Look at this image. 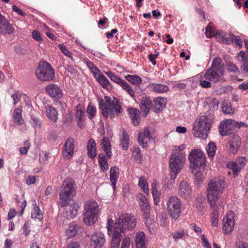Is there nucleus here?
<instances>
[{"mask_svg":"<svg viewBox=\"0 0 248 248\" xmlns=\"http://www.w3.org/2000/svg\"><path fill=\"white\" fill-rule=\"evenodd\" d=\"M135 217L128 213H122L116 219L111 238V248H119L123 233L134 229L136 225Z\"/></svg>","mask_w":248,"mask_h":248,"instance_id":"1","label":"nucleus"},{"mask_svg":"<svg viewBox=\"0 0 248 248\" xmlns=\"http://www.w3.org/2000/svg\"><path fill=\"white\" fill-rule=\"evenodd\" d=\"M226 183L222 178L217 177L212 179L208 184L207 197L208 201L213 208L219 205L218 200L221 198Z\"/></svg>","mask_w":248,"mask_h":248,"instance_id":"2","label":"nucleus"},{"mask_svg":"<svg viewBox=\"0 0 248 248\" xmlns=\"http://www.w3.org/2000/svg\"><path fill=\"white\" fill-rule=\"evenodd\" d=\"M215 118L214 113L206 111L197 118L193 124V131L195 137L205 139L208 136Z\"/></svg>","mask_w":248,"mask_h":248,"instance_id":"3","label":"nucleus"},{"mask_svg":"<svg viewBox=\"0 0 248 248\" xmlns=\"http://www.w3.org/2000/svg\"><path fill=\"white\" fill-rule=\"evenodd\" d=\"M99 108L103 116L106 118H107L108 115L111 118L113 117L115 115L118 116L122 111L119 100L115 97L112 100L108 96H105V101H100Z\"/></svg>","mask_w":248,"mask_h":248,"instance_id":"4","label":"nucleus"},{"mask_svg":"<svg viewBox=\"0 0 248 248\" xmlns=\"http://www.w3.org/2000/svg\"><path fill=\"white\" fill-rule=\"evenodd\" d=\"M224 65L221 58L216 57L213 59L211 67L206 70L203 78L211 82H216L223 76Z\"/></svg>","mask_w":248,"mask_h":248,"instance_id":"5","label":"nucleus"},{"mask_svg":"<svg viewBox=\"0 0 248 248\" xmlns=\"http://www.w3.org/2000/svg\"><path fill=\"white\" fill-rule=\"evenodd\" d=\"M76 189V184L73 179L68 177L64 179L60 193L59 204L61 206L65 205L70 198L75 195Z\"/></svg>","mask_w":248,"mask_h":248,"instance_id":"6","label":"nucleus"},{"mask_svg":"<svg viewBox=\"0 0 248 248\" xmlns=\"http://www.w3.org/2000/svg\"><path fill=\"white\" fill-rule=\"evenodd\" d=\"M84 211L83 213L84 222L91 226L94 224L99 212V206L94 200H89L85 202Z\"/></svg>","mask_w":248,"mask_h":248,"instance_id":"7","label":"nucleus"},{"mask_svg":"<svg viewBox=\"0 0 248 248\" xmlns=\"http://www.w3.org/2000/svg\"><path fill=\"white\" fill-rule=\"evenodd\" d=\"M186 161V154L184 152L172 153L170 156V167L171 170L170 179L174 180L182 169Z\"/></svg>","mask_w":248,"mask_h":248,"instance_id":"8","label":"nucleus"},{"mask_svg":"<svg viewBox=\"0 0 248 248\" xmlns=\"http://www.w3.org/2000/svg\"><path fill=\"white\" fill-rule=\"evenodd\" d=\"M188 159L191 173H194L196 169L204 170L205 167V155L201 150H193L191 151Z\"/></svg>","mask_w":248,"mask_h":248,"instance_id":"9","label":"nucleus"},{"mask_svg":"<svg viewBox=\"0 0 248 248\" xmlns=\"http://www.w3.org/2000/svg\"><path fill=\"white\" fill-rule=\"evenodd\" d=\"M36 78L41 81H51L55 78V72L50 63L46 62H40L35 71Z\"/></svg>","mask_w":248,"mask_h":248,"instance_id":"10","label":"nucleus"},{"mask_svg":"<svg viewBox=\"0 0 248 248\" xmlns=\"http://www.w3.org/2000/svg\"><path fill=\"white\" fill-rule=\"evenodd\" d=\"M167 211L173 219L176 220L181 214L182 202L177 196L170 197L167 202Z\"/></svg>","mask_w":248,"mask_h":248,"instance_id":"11","label":"nucleus"},{"mask_svg":"<svg viewBox=\"0 0 248 248\" xmlns=\"http://www.w3.org/2000/svg\"><path fill=\"white\" fill-rule=\"evenodd\" d=\"M137 198L139 202L145 223L147 226H149L152 223L153 220L150 217L151 207L148 200L146 197L141 193L137 194Z\"/></svg>","mask_w":248,"mask_h":248,"instance_id":"12","label":"nucleus"},{"mask_svg":"<svg viewBox=\"0 0 248 248\" xmlns=\"http://www.w3.org/2000/svg\"><path fill=\"white\" fill-rule=\"evenodd\" d=\"M236 123L232 119H225L222 121L218 126L219 134L222 136L231 135L236 131L235 125Z\"/></svg>","mask_w":248,"mask_h":248,"instance_id":"13","label":"nucleus"},{"mask_svg":"<svg viewBox=\"0 0 248 248\" xmlns=\"http://www.w3.org/2000/svg\"><path fill=\"white\" fill-rule=\"evenodd\" d=\"M108 78L114 82L119 84L123 88L131 97L134 98V92L130 86L124 80L117 77L111 72H106Z\"/></svg>","mask_w":248,"mask_h":248,"instance_id":"14","label":"nucleus"},{"mask_svg":"<svg viewBox=\"0 0 248 248\" xmlns=\"http://www.w3.org/2000/svg\"><path fill=\"white\" fill-rule=\"evenodd\" d=\"M241 145L240 137L238 135L233 134L229 138L226 146L230 154H234L238 151Z\"/></svg>","mask_w":248,"mask_h":248,"instance_id":"15","label":"nucleus"},{"mask_svg":"<svg viewBox=\"0 0 248 248\" xmlns=\"http://www.w3.org/2000/svg\"><path fill=\"white\" fill-rule=\"evenodd\" d=\"M234 213L232 211H228L223 221V231L225 233H230L233 230L234 222Z\"/></svg>","mask_w":248,"mask_h":248,"instance_id":"16","label":"nucleus"},{"mask_svg":"<svg viewBox=\"0 0 248 248\" xmlns=\"http://www.w3.org/2000/svg\"><path fill=\"white\" fill-rule=\"evenodd\" d=\"M192 188L186 181L180 183L178 187V194L179 196L185 200H189L191 198Z\"/></svg>","mask_w":248,"mask_h":248,"instance_id":"17","label":"nucleus"},{"mask_svg":"<svg viewBox=\"0 0 248 248\" xmlns=\"http://www.w3.org/2000/svg\"><path fill=\"white\" fill-rule=\"evenodd\" d=\"M74 147V139L72 138H68L63 145L62 155L67 159H70L73 155Z\"/></svg>","mask_w":248,"mask_h":248,"instance_id":"18","label":"nucleus"},{"mask_svg":"<svg viewBox=\"0 0 248 248\" xmlns=\"http://www.w3.org/2000/svg\"><path fill=\"white\" fill-rule=\"evenodd\" d=\"M106 241L104 234L101 232L93 233L91 237V246L93 248H101Z\"/></svg>","mask_w":248,"mask_h":248,"instance_id":"19","label":"nucleus"},{"mask_svg":"<svg viewBox=\"0 0 248 248\" xmlns=\"http://www.w3.org/2000/svg\"><path fill=\"white\" fill-rule=\"evenodd\" d=\"M63 207H65L64 214L67 218H73L77 215L79 206L75 202H72L71 203L67 202V203Z\"/></svg>","mask_w":248,"mask_h":248,"instance_id":"20","label":"nucleus"},{"mask_svg":"<svg viewBox=\"0 0 248 248\" xmlns=\"http://www.w3.org/2000/svg\"><path fill=\"white\" fill-rule=\"evenodd\" d=\"M152 138L150 132L148 127L144 128L143 131H140L138 135V141L140 146L145 148L147 145V143Z\"/></svg>","mask_w":248,"mask_h":248,"instance_id":"21","label":"nucleus"},{"mask_svg":"<svg viewBox=\"0 0 248 248\" xmlns=\"http://www.w3.org/2000/svg\"><path fill=\"white\" fill-rule=\"evenodd\" d=\"M47 93L52 97L59 99L62 96V92L59 86L55 84L48 85L46 88Z\"/></svg>","mask_w":248,"mask_h":248,"instance_id":"22","label":"nucleus"},{"mask_svg":"<svg viewBox=\"0 0 248 248\" xmlns=\"http://www.w3.org/2000/svg\"><path fill=\"white\" fill-rule=\"evenodd\" d=\"M237 59L243 63L241 66L242 73L248 77V54L241 51L237 55Z\"/></svg>","mask_w":248,"mask_h":248,"instance_id":"23","label":"nucleus"},{"mask_svg":"<svg viewBox=\"0 0 248 248\" xmlns=\"http://www.w3.org/2000/svg\"><path fill=\"white\" fill-rule=\"evenodd\" d=\"M76 118L77 119L78 126L82 128L83 126V122L85 121L86 117L84 108L82 106L78 105L77 106L76 113Z\"/></svg>","mask_w":248,"mask_h":248,"instance_id":"24","label":"nucleus"},{"mask_svg":"<svg viewBox=\"0 0 248 248\" xmlns=\"http://www.w3.org/2000/svg\"><path fill=\"white\" fill-rule=\"evenodd\" d=\"M152 101L149 97H144L141 99L140 102V109L143 113V115L146 117L151 108Z\"/></svg>","mask_w":248,"mask_h":248,"instance_id":"25","label":"nucleus"},{"mask_svg":"<svg viewBox=\"0 0 248 248\" xmlns=\"http://www.w3.org/2000/svg\"><path fill=\"white\" fill-rule=\"evenodd\" d=\"M166 99L163 97H157L154 100V111L158 113L165 107Z\"/></svg>","mask_w":248,"mask_h":248,"instance_id":"26","label":"nucleus"},{"mask_svg":"<svg viewBox=\"0 0 248 248\" xmlns=\"http://www.w3.org/2000/svg\"><path fill=\"white\" fill-rule=\"evenodd\" d=\"M145 235L143 232H140L136 235L135 243L137 248H146Z\"/></svg>","mask_w":248,"mask_h":248,"instance_id":"27","label":"nucleus"},{"mask_svg":"<svg viewBox=\"0 0 248 248\" xmlns=\"http://www.w3.org/2000/svg\"><path fill=\"white\" fill-rule=\"evenodd\" d=\"M148 87L152 91L157 93H167L169 90L168 86L162 84L150 83Z\"/></svg>","mask_w":248,"mask_h":248,"instance_id":"28","label":"nucleus"},{"mask_svg":"<svg viewBox=\"0 0 248 248\" xmlns=\"http://www.w3.org/2000/svg\"><path fill=\"white\" fill-rule=\"evenodd\" d=\"M46 114L47 118L51 121L56 122L58 120V114L55 108L50 105L45 107Z\"/></svg>","mask_w":248,"mask_h":248,"instance_id":"29","label":"nucleus"},{"mask_svg":"<svg viewBox=\"0 0 248 248\" xmlns=\"http://www.w3.org/2000/svg\"><path fill=\"white\" fill-rule=\"evenodd\" d=\"M128 111L133 124L135 125H138L140 121V111L135 108H130L128 109Z\"/></svg>","mask_w":248,"mask_h":248,"instance_id":"30","label":"nucleus"},{"mask_svg":"<svg viewBox=\"0 0 248 248\" xmlns=\"http://www.w3.org/2000/svg\"><path fill=\"white\" fill-rule=\"evenodd\" d=\"M87 148L88 156L93 158L96 155V143L94 140L91 139L88 140Z\"/></svg>","mask_w":248,"mask_h":248,"instance_id":"31","label":"nucleus"},{"mask_svg":"<svg viewBox=\"0 0 248 248\" xmlns=\"http://www.w3.org/2000/svg\"><path fill=\"white\" fill-rule=\"evenodd\" d=\"M119 174L118 168L114 166L110 168V181L112 183L114 190L116 188V184Z\"/></svg>","mask_w":248,"mask_h":248,"instance_id":"32","label":"nucleus"},{"mask_svg":"<svg viewBox=\"0 0 248 248\" xmlns=\"http://www.w3.org/2000/svg\"><path fill=\"white\" fill-rule=\"evenodd\" d=\"M101 146L105 152L107 157L110 158L112 156L111 152V145L109 140L108 137H104L101 140Z\"/></svg>","mask_w":248,"mask_h":248,"instance_id":"33","label":"nucleus"},{"mask_svg":"<svg viewBox=\"0 0 248 248\" xmlns=\"http://www.w3.org/2000/svg\"><path fill=\"white\" fill-rule=\"evenodd\" d=\"M13 31L14 29L12 24H11L7 20L0 25V33L2 34L10 35L13 32Z\"/></svg>","mask_w":248,"mask_h":248,"instance_id":"34","label":"nucleus"},{"mask_svg":"<svg viewBox=\"0 0 248 248\" xmlns=\"http://www.w3.org/2000/svg\"><path fill=\"white\" fill-rule=\"evenodd\" d=\"M13 119L14 122L19 125L23 124L24 123V119L22 116V108H16L14 111Z\"/></svg>","mask_w":248,"mask_h":248,"instance_id":"35","label":"nucleus"},{"mask_svg":"<svg viewBox=\"0 0 248 248\" xmlns=\"http://www.w3.org/2000/svg\"><path fill=\"white\" fill-rule=\"evenodd\" d=\"M206 102L210 108L208 112H213L216 110L218 108L219 101L215 97H208L206 99Z\"/></svg>","mask_w":248,"mask_h":248,"instance_id":"36","label":"nucleus"},{"mask_svg":"<svg viewBox=\"0 0 248 248\" xmlns=\"http://www.w3.org/2000/svg\"><path fill=\"white\" fill-rule=\"evenodd\" d=\"M94 73L97 81L103 88H107L109 86L110 84L109 81L102 74H97L96 72Z\"/></svg>","mask_w":248,"mask_h":248,"instance_id":"37","label":"nucleus"},{"mask_svg":"<svg viewBox=\"0 0 248 248\" xmlns=\"http://www.w3.org/2000/svg\"><path fill=\"white\" fill-rule=\"evenodd\" d=\"M79 230V226L75 223H71L66 231V233L68 237L75 236Z\"/></svg>","mask_w":248,"mask_h":248,"instance_id":"38","label":"nucleus"},{"mask_svg":"<svg viewBox=\"0 0 248 248\" xmlns=\"http://www.w3.org/2000/svg\"><path fill=\"white\" fill-rule=\"evenodd\" d=\"M98 160V163L101 170L104 171L108 170V165L105 155L103 154H99Z\"/></svg>","mask_w":248,"mask_h":248,"instance_id":"39","label":"nucleus"},{"mask_svg":"<svg viewBox=\"0 0 248 248\" xmlns=\"http://www.w3.org/2000/svg\"><path fill=\"white\" fill-rule=\"evenodd\" d=\"M120 139L123 149L126 150L128 148L129 139L127 133L124 131H123Z\"/></svg>","mask_w":248,"mask_h":248,"instance_id":"40","label":"nucleus"},{"mask_svg":"<svg viewBox=\"0 0 248 248\" xmlns=\"http://www.w3.org/2000/svg\"><path fill=\"white\" fill-rule=\"evenodd\" d=\"M226 167L232 170L234 176H236L238 172L242 169V168H239V166L235 161L228 162L226 164Z\"/></svg>","mask_w":248,"mask_h":248,"instance_id":"41","label":"nucleus"},{"mask_svg":"<svg viewBox=\"0 0 248 248\" xmlns=\"http://www.w3.org/2000/svg\"><path fill=\"white\" fill-rule=\"evenodd\" d=\"M125 78L129 82L135 85H138L142 82L141 78L136 75H128L125 77Z\"/></svg>","mask_w":248,"mask_h":248,"instance_id":"42","label":"nucleus"},{"mask_svg":"<svg viewBox=\"0 0 248 248\" xmlns=\"http://www.w3.org/2000/svg\"><path fill=\"white\" fill-rule=\"evenodd\" d=\"M206 150L208 156L213 157L215 155L217 150L216 144L213 142H209L206 147Z\"/></svg>","mask_w":248,"mask_h":248,"instance_id":"43","label":"nucleus"},{"mask_svg":"<svg viewBox=\"0 0 248 248\" xmlns=\"http://www.w3.org/2000/svg\"><path fill=\"white\" fill-rule=\"evenodd\" d=\"M138 185L141 188L144 192L148 193L149 189L148 183L146 179L144 177L142 176L140 178Z\"/></svg>","mask_w":248,"mask_h":248,"instance_id":"44","label":"nucleus"},{"mask_svg":"<svg viewBox=\"0 0 248 248\" xmlns=\"http://www.w3.org/2000/svg\"><path fill=\"white\" fill-rule=\"evenodd\" d=\"M32 218L38 219L39 220L43 218V215L41 212L39 207L36 205L34 206L31 214Z\"/></svg>","mask_w":248,"mask_h":248,"instance_id":"45","label":"nucleus"},{"mask_svg":"<svg viewBox=\"0 0 248 248\" xmlns=\"http://www.w3.org/2000/svg\"><path fill=\"white\" fill-rule=\"evenodd\" d=\"M230 37L232 41L231 42L234 43L236 46L241 48L243 46V41L239 36H236L232 33H230Z\"/></svg>","mask_w":248,"mask_h":248,"instance_id":"46","label":"nucleus"},{"mask_svg":"<svg viewBox=\"0 0 248 248\" xmlns=\"http://www.w3.org/2000/svg\"><path fill=\"white\" fill-rule=\"evenodd\" d=\"M205 34L208 38L212 37L216 35L215 30L211 26V23H210L206 28Z\"/></svg>","mask_w":248,"mask_h":248,"instance_id":"47","label":"nucleus"},{"mask_svg":"<svg viewBox=\"0 0 248 248\" xmlns=\"http://www.w3.org/2000/svg\"><path fill=\"white\" fill-rule=\"evenodd\" d=\"M204 170H200L199 169H196L194 170V173H192V174H193L195 177V179L198 182L201 181L203 179V174L202 173V171Z\"/></svg>","mask_w":248,"mask_h":248,"instance_id":"48","label":"nucleus"},{"mask_svg":"<svg viewBox=\"0 0 248 248\" xmlns=\"http://www.w3.org/2000/svg\"><path fill=\"white\" fill-rule=\"evenodd\" d=\"M132 155L136 161L140 162L141 160V154L140 148L138 147L134 148Z\"/></svg>","mask_w":248,"mask_h":248,"instance_id":"49","label":"nucleus"},{"mask_svg":"<svg viewBox=\"0 0 248 248\" xmlns=\"http://www.w3.org/2000/svg\"><path fill=\"white\" fill-rule=\"evenodd\" d=\"M222 109V112L225 114H232L234 113V111L232 108L231 105L228 103L223 104Z\"/></svg>","mask_w":248,"mask_h":248,"instance_id":"50","label":"nucleus"},{"mask_svg":"<svg viewBox=\"0 0 248 248\" xmlns=\"http://www.w3.org/2000/svg\"><path fill=\"white\" fill-rule=\"evenodd\" d=\"M95 112V108L91 104H89L87 107V112L90 119H92L94 116Z\"/></svg>","mask_w":248,"mask_h":248,"instance_id":"51","label":"nucleus"},{"mask_svg":"<svg viewBox=\"0 0 248 248\" xmlns=\"http://www.w3.org/2000/svg\"><path fill=\"white\" fill-rule=\"evenodd\" d=\"M217 38L219 41L227 44H229L232 42L230 37V34H229V37H227L225 35L218 34Z\"/></svg>","mask_w":248,"mask_h":248,"instance_id":"52","label":"nucleus"},{"mask_svg":"<svg viewBox=\"0 0 248 248\" xmlns=\"http://www.w3.org/2000/svg\"><path fill=\"white\" fill-rule=\"evenodd\" d=\"M24 146L19 148V152L21 155H26L30 146L29 140H26L24 143Z\"/></svg>","mask_w":248,"mask_h":248,"instance_id":"53","label":"nucleus"},{"mask_svg":"<svg viewBox=\"0 0 248 248\" xmlns=\"http://www.w3.org/2000/svg\"><path fill=\"white\" fill-rule=\"evenodd\" d=\"M228 70L230 72H232L235 74H239L240 72L238 67L233 63L230 62L228 64Z\"/></svg>","mask_w":248,"mask_h":248,"instance_id":"54","label":"nucleus"},{"mask_svg":"<svg viewBox=\"0 0 248 248\" xmlns=\"http://www.w3.org/2000/svg\"><path fill=\"white\" fill-rule=\"evenodd\" d=\"M239 166V168H243L247 162V159L244 156H240L238 157L235 161Z\"/></svg>","mask_w":248,"mask_h":248,"instance_id":"55","label":"nucleus"},{"mask_svg":"<svg viewBox=\"0 0 248 248\" xmlns=\"http://www.w3.org/2000/svg\"><path fill=\"white\" fill-rule=\"evenodd\" d=\"M59 47L60 48L62 52L66 56L70 58L73 60V58L71 56V52L67 49L65 46L61 44H59Z\"/></svg>","mask_w":248,"mask_h":248,"instance_id":"56","label":"nucleus"},{"mask_svg":"<svg viewBox=\"0 0 248 248\" xmlns=\"http://www.w3.org/2000/svg\"><path fill=\"white\" fill-rule=\"evenodd\" d=\"M184 236L185 232L184 230L176 232L172 234V236L175 240L183 239Z\"/></svg>","mask_w":248,"mask_h":248,"instance_id":"57","label":"nucleus"},{"mask_svg":"<svg viewBox=\"0 0 248 248\" xmlns=\"http://www.w3.org/2000/svg\"><path fill=\"white\" fill-rule=\"evenodd\" d=\"M196 207L199 211H202L204 207L203 200L200 198L196 200Z\"/></svg>","mask_w":248,"mask_h":248,"instance_id":"58","label":"nucleus"},{"mask_svg":"<svg viewBox=\"0 0 248 248\" xmlns=\"http://www.w3.org/2000/svg\"><path fill=\"white\" fill-rule=\"evenodd\" d=\"M155 203L157 205L160 202V192L159 190L152 192Z\"/></svg>","mask_w":248,"mask_h":248,"instance_id":"59","label":"nucleus"},{"mask_svg":"<svg viewBox=\"0 0 248 248\" xmlns=\"http://www.w3.org/2000/svg\"><path fill=\"white\" fill-rule=\"evenodd\" d=\"M31 122L35 127H40L41 125V121L40 120L34 117H31Z\"/></svg>","mask_w":248,"mask_h":248,"instance_id":"60","label":"nucleus"},{"mask_svg":"<svg viewBox=\"0 0 248 248\" xmlns=\"http://www.w3.org/2000/svg\"><path fill=\"white\" fill-rule=\"evenodd\" d=\"M130 239L128 237H124L122 241L121 248H129Z\"/></svg>","mask_w":248,"mask_h":248,"instance_id":"61","label":"nucleus"},{"mask_svg":"<svg viewBox=\"0 0 248 248\" xmlns=\"http://www.w3.org/2000/svg\"><path fill=\"white\" fill-rule=\"evenodd\" d=\"M199 85L203 88H209L211 87V84L209 80H201Z\"/></svg>","mask_w":248,"mask_h":248,"instance_id":"62","label":"nucleus"},{"mask_svg":"<svg viewBox=\"0 0 248 248\" xmlns=\"http://www.w3.org/2000/svg\"><path fill=\"white\" fill-rule=\"evenodd\" d=\"M32 36L33 38L37 41H41L42 40V38L40 32L36 30H34L32 31Z\"/></svg>","mask_w":248,"mask_h":248,"instance_id":"63","label":"nucleus"},{"mask_svg":"<svg viewBox=\"0 0 248 248\" xmlns=\"http://www.w3.org/2000/svg\"><path fill=\"white\" fill-rule=\"evenodd\" d=\"M159 52L155 51V54H150L148 56L149 59L150 61L152 63L153 65H155L156 64L155 59L158 56Z\"/></svg>","mask_w":248,"mask_h":248,"instance_id":"64","label":"nucleus"}]
</instances>
